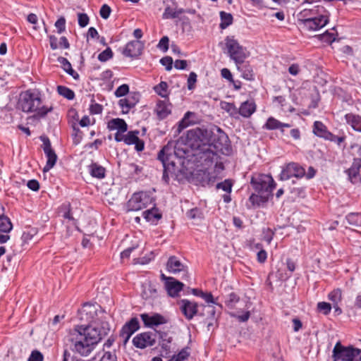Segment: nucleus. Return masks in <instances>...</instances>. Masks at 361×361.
Instances as JSON below:
<instances>
[{
    "label": "nucleus",
    "instance_id": "nucleus-55",
    "mask_svg": "<svg viewBox=\"0 0 361 361\" xmlns=\"http://www.w3.org/2000/svg\"><path fill=\"white\" fill-rule=\"evenodd\" d=\"M140 95L138 92H131L127 97L133 108L140 100Z\"/></svg>",
    "mask_w": 361,
    "mask_h": 361
},
{
    "label": "nucleus",
    "instance_id": "nucleus-41",
    "mask_svg": "<svg viewBox=\"0 0 361 361\" xmlns=\"http://www.w3.org/2000/svg\"><path fill=\"white\" fill-rule=\"evenodd\" d=\"M57 90L60 95L69 100H71L75 97L74 92L67 87L59 85L57 87Z\"/></svg>",
    "mask_w": 361,
    "mask_h": 361
},
{
    "label": "nucleus",
    "instance_id": "nucleus-51",
    "mask_svg": "<svg viewBox=\"0 0 361 361\" xmlns=\"http://www.w3.org/2000/svg\"><path fill=\"white\" fill-rule=\"evenodd\" d=\"M169 37L167 36H164L160 39V41L157 45V47L159 49L162 50L163 51L166 52L169 49Z\"/></svg>",
    "mask_w": 361,
    "mask_h": 361
},
{
    "label": "nucleus",
    "instance_id": "nucleus-13",
    "mask_svg": "<svg viewBox=\"0 0 361 361\" xmlns=\"http://www.w3.org/2000/svg\"><path fill=\"white\" fill-rule=\"evenodd\" d=\"M175 143L169 141L158 153V159L160 160L164 168V177L169 164L174 166L173 157H174Z\"/></svg>",
    "mask_w": 361,
    "mask_h": 361
},
{
    "label": "nucleus",
    "instance_id": "nucleus-4",
    "mask_svg": "<svg viewBox=\"0 0 361 361\" xmlns=\"http://www.w3.org/2000/svg\"><path fill=\"white\" fill-rule=\"evenodd\" d=\"M323 6H317L313 9H304L300 13L304 19H300V25L303 28L315 31L324 27L329 22V17Z\"/></svg>",
    "mask_w": 361,
    "mask_h": 361
},
{
    "label": "nucleus",
    "instance_id": "nucleus-54",
    "mask_svg": "<svg viewBox=\"0 0 361 361\" xmlns=\"http://www.w3.org/2000/svg\"><path fill=\"white\" fill-rule=\"evenodd\" d=\"M118 104L123 109V111H125L126 113L128 112L129 110L133 108L128 98L121 99L118 101Z\"/></svg>",
    "mask_w": 361,
    "mask_h": 361
},
{
    "label": "nucleus",
    "instance_id": "nucleus-8",
    "mask_svg": "<svg viewBox=\"0 0 361 361\" xmlns=\"http://www.w3.org/2000/svg\"><path fill=\"white\" fill-rule=\"evenodd\" d=\"M152 202L150 196L144 192H135L127 203L128 211H138L147 207Z\"/></svg>",
    "mask_w": 361,
    "mask_h": 361
},
{
    "label": "nucleus",
    "instance_id": "nucleus-42",
    "mask_svg": "<svg viewBox=\"0 0 361 361\" xmlns=\"http://www.w3.org/2000/svg\"><path fill=\"white\" fill-rule=\"evenodd\" d=\"M264 128L268 130H276L281 128V122L276 120L274 117H270L267 119L264 125Z\"/></svg>",
    "mask_w": 361,
    "mask_h": 361
},
{
    "label": "nucleus",
    "instance_id": "nucleus-9",
    "mask_svg": "<svg viewBox=\"0 0 361 361\" xmlns=\"http://www.w3.org/2000/svg\"><path fill=\"white\" fill-rule=\"evenodd\" d=\"M195 142V140L189 137V131L187 134L186 142L183 138H180L175 143L174 157L179 159H184L190 156V148L200 151L198 148L195 147L192 144Z\"/></svg>",
    "mask_w": 361,
    "mask_h": 361
},
{
    "label": "nucleus",
    "instance_id": "nucleus-58",
    "mask_svg": "<svg viewBox=\"0 0 361 361\" xmlns=\"http://www.w3.org/2000/svg\"><path fill=\"white\" fill-rule=\"evenodd\" d=\"M88 23L89 17L86 13H78V24L80 27H85Z\"/></svg>",
    "mask_w": 361,
    "mask_h": 361
},
{
    "label": "nucleus",
    "instance_id": "nucleus-60",
    "mask_svg": "<svg viewBox=\"0 0 361 361\" xmlns=\"http://www.w3.org/2000/svg\"><path fill=\"white\" fill-rule=\"evenodd\" d=\"M187 216L190 219H200L201 212L197 208L192 209L187 212Z\"/></svg>",
    "mask_w": 361,
    "mask_h": 361
},
{
    "label": "nucleus",
    "instance_id": "nucleus-40",
    "mask_svg": "<svg viewBox=\"0 0 361 361\" xmlns=\"http://www.w3.org/2000/svg\"><path fill=\"white\" fill-rule=\"evenodd\" d=\"M168 84L166 82L161 81L159 85L154 86V90L157 94L164 98L168 97Z\"/></svg>",
    "mask_w": 361,
    "mask_h": 361
},
{
    "label": "nucleus",
    "instance_id": "nucleus-37",
    "mask_svg": "<svg viewBox=\"0 0 361 361\" xmlns=\"http://www.w3.org/2000/svg\"><path fill=\"white\" fill-rule=\"evenodd\" d=\"M139 133L140 132L138 130L129 131L127 134H126L123 142L128 145H133L137 142Z\"/></svg>",
    "mask_w": 361,
    "mask_h": 361
},
{
    "label": "nucleus",
    "instance_id": "nucleus-12",
    "mask_svg": "<svg viewBox=\"0 0 361 361\" xmlns=\"http://www.w3.org/2000/svg\"><path fill=\"white\" fill-rule=\"evenodd\" d=\"M305 175V169L299 164L290 162L286 164L280 173V180H286L292 177L302 178Z\"/></svg>",
    "mask_w": 361,
    "mask_h": 361
},
{
    "label": "nucleus",
    "instance_id": "nucleus-29",
    "mask_svg": "<svg viewBox=\"0 0 361 361\" xmlns=\"http://www.w3.org/2000/svg\"><path fill=\"white\" fill-rule=\"evenodd\" d=\"M89 172L92 177L102 179L105 177L106 169L97 163H92L89 166Z\"/></svg>",
    "mask_w": 361,
    "mask_h": 361
},
{
    "label": "nucleus",
    "instance_id": "nucleus-11",
    "mask_svg": "<svg viewBox=\"0 0 361 361\" xmlns=\"http://www.w3.org/2000/svg\"><path fill=\"white\" fill-rule=\"evenodd\" d=\"M100 308V306L97 304H84L79 312L80 319L89 322L90 324H101L103 322H101L100 323H97L96 322L98 311Z\"/></svg>",
    "mask_w": 361,
    "mask_h": 361
},
{
    "label": "nucleus",
    "instance_id": "nucleus-50",
    "mask_svg": "<svg viewBox=\"0 0 361 361\" xmlns=\"http://www.w3.org/2000/svg\"><path fill=\"white\" fill-rule=\"evenodd\" d=\"M317 309L319 312H322L324 315H327L331 312V306L328 302H319L317 304Z\"/></svg>",
    "mask_w": 361,
    "mask_h": 361
},
{
    "label": "nucleus",
    "instance_id": "nucleus-28",
    "mask_svg": "<svg viewBox=\"0 0 361 361\" xmlns=\"http://www.w3.org/2000/svg\"><path fill=\"white\" fill-rule=\"evenodd\" d=\"M142 216L147 221L151 222L152 224H157L161 218V214L156 207L143 212Z\"/></svg>",
    "mask_w": 361,
    "mask_h": 361
},
{
    "label": "nucleus",
    "instance_id": "nucleus-52",
    "mask_svg": "<svg viewBox=\"0 0 361 361\" xmlns=\"http://www.w3.org/2000/svg\"><path fill=\"white\" fill-rule=\"evenodd\" d=\"M160 63L166 66V70L169 71L173 67V59L171 56H165L160 59Z\"/></svg>",
    "mask_w": 361,
    "mask_h": 361
},
{
    "label": "nucleus",
    "instance_id": "nucleus-47",
    "mask_svg": "<svg viewBox=\"0 0 361 361\" xmlns=\"http://www.w3.org/2000/svg\"><path fill=\"white\" fill-rule=\"evenodd\" d=\"M182 13L183 11L181 10L175 11L171 8L167 7L164 11L163 16L164 18H176Z\"/></svg>",
    "mask_w": 361,
    "mask_h": 361
},
{
    "label": "nucleus",
    "instance_id": "nucleus-63",
    "mask_svg": "<svg viewBox=\"0 0 361 361\" xmlns=\"http://www.w3.org/2000/svg\"><path fill=\"white\" fill-rule=\"evenodd\" d=\"M100 361H117L115 354L110 352H106L102 357Z\"/></svg>",
    "mask_w": 361,
    "mask_h": 361
},
{
    "label": "nucleus",
    "instance_id": "nucleus-44",
    "mask_svg": "<svg viewBox=\"0 0 361 361\" xmlns=\"http://www.w3.org/2000/svg\"><path fill=\"white\" fill-rule=\"evenodd\" d=\"M329 299L334 303L338 304L342 299V291L340 288H336L332 290L329 294Z\"/></svg>",
    "mask_w": 361,
    "mask_h": 361
},
{
    "label": "nucleus",
    "instance_id": "nucleus-3",
    "mask_svg": "<svg viewBox=\"0 0 361 361\" xmlns=\"http://www.w3.org/2000/svg\"><path fill=\"white\" fill-rule=\"evenodd\" d=\"M20 109L25 113H35L33 117L40 119L52 111L51 106L42 105L41 93L37 90H28L20 95L18 102Z\"/></svg>",
    "mask_w": 361,
    "mask_h": 361
},
{
    "label": "nucleus",
    "instance_id": "nucleus-48",
    "mask_svg": "<svg viewBox=\"0 0 361 361\" xmlns=\"http://www.w3.org/2000/svg\"><path fill=\"white\" fill-rule=\"evenodd\" d=\"M189 356V353L185 350L183 349L178 354L173 355L168 361H184Z\"/></svg>",
    "mask_w": 361,
    "mask_h": 361
},
{
    "label": "nucleus",
    "instance_id": "nucleus-7",
    "mask_svg": "<svg viewBox=\"0 0 361 361\" xmlns=\"http://www.w3.org/2000/svg\"><path fill=\"white\" fill-rule=\"evenodd\" d=\"M251 184L257 192L261 194L265 192L267 196L269 195L276 186L271 176L267 174H258L252 176Z\"/></svg>",
    "mask_w": 361,
    "mask_h": 361
},
{
    "label": "nucleus",
    "instance_id": "nucleus-6",
    "mask_svg": "<svg viewBox=\"0 0 361 361\" xmlns=\"http://www.w3.org/2000/svg\"><path fill=\"white\" fill-rule=\"evenodd\" d=\"M225 45L229 57L235 63L244 62L249 56V52L246 48L241 46L234 36H227L225 38Z\"/></svg>",
    "mask_w": 361,
    "mask_h": 361
},
{
    "label": "nucleus",
    "instance_id": "nucleus-5",
    "mask_svg": "<svg viewBox=\"0 0 361 361\" xmlns=\"http://www.w3.org/2000/svg\"><path fill=\"white\" fill-rule=\"evenodd\" d=\"M333 361H361V350L353 346L345 347L336 343L333 350Z\"/></svg>",
    "mask_w": 361,
    "mask_h": 361
},
{
    "label": "nucleus",
    "instance_id": "nucleus-17",
    "mask_svg": "<svg viewBox=\"0 0 361 361\" xmlns=\"http://www.w3.org/2000/svg\"><path fill=\"white\" fill-rule=\"evenodd\" d=\"M139 328V321L136 317H133L125 324L120 332V336L124 339V343H127L132 334L138 330Z\"/></svg>",
    "mask_w": 361,
    "mask_h": 361
},
{
    "label": "nucleus",
    "instance_id": "nucleus-62",
    "mask_svg": "<svg viewBox=\"0 0 361 361\" xmlns=\"http://www.w3.org/2000/svg\"><path fill=\"white\" fill-rule=\"evenodd\" d=\"M27 186L33 191H38L39 189V183L35 179L28 180Z\"/></svg>",
    "mask_w": 361,
    "mask_h": 361
},
{
    "label": "nucleus",
    "instance_id": "nucleus-34",
    "mask_svg": "<svg viewBox=\"0 0 361 361\" xmlns=\"http://www.w3.org/2000/svg\"><path fill=\"white\" fill-rule=\"evenodd\" d=\"M143 290L142 293V298L145 299L154 298L157 295V290L155 287L151 284H145L142 286Z\"/></svg>",
    "mask_w": 361,
    "mask_h": 361
},
{
    "label": "nucleus",
    "instance_id": "nucleus-53",
    "mask_svg": "<svg viewBox=\"0 0 361 361\" xmlns=\"http://www.w3.org/2000/svg\"><path fill=\"white\" fill-rule=\"evenodd\" d=\"M197 74L195 72H191L188 78V88L191 90L195 88V82H197Z\"/></svg>",
    "mask_w": 361,
    "mask_h": 361
},
{
    "label": "nucleus",
    "instance_id": "nucleus-31",
    "mask_svg": "<svg viewBox=\"0 0 361 361\" xmlns=\"http://www.w3.org/2000/svg\"><path fill=\"white\" fill-rule=\"evenodd\" d=\"M221 108L224 111H226L229 114L230 116H231L235 119H239L238 112V108H237L233 103L222 102Z\"/></svg>",
    "mask_w": 361,
    "mask_h": 361
},
{
    "label": "nucleus",
    "instance_id": "nucleus-46",
    "mask_svg": "<svg viewBox=\"0 0 361 361\" xmlns=\"http://www.w3.org/2000/svg\"><path fill=\"white\" fill-rule=\"evenodd\" d=\"M113 57V52L110 47H107L98 56V59L102 62H105Z\"/></svg>",
    "mask_w": 361,
    "mask_h": 361
},
{
    "label": "nucleus",
    "instance_id": "nucleus-22",
    "mask_svg": "<svg viewBox=\"0 0 361 361\" xmlns=\"http://www.w3.org/2000/svg\"><path fill=\"white\" fill-rule=\"evenodd\" d=\"M171 104L166 100H159L157 102L156 112L159 119H164L171 114Z\"/></svg>",
    "mask_w": 361,
    "mask_h": 361
},
{
    "label": "nucleus",
    "instance_id": "nucleus-14",
    "mask_svg": "<svg viewBox=\"0 0 361 361\" xmlns=\"http://www.w3.org/2000/svg\"><path fill=\"white\" fill-rule=\"evenodd\" d=\"M157 334L147 331L138 334L133 339V344L137 348L144 349L155 344Z\"/></svg>",
    "mask_w": 361,
    "mask_h": 361
},
{
    "label": "nucleus",
    "instance_id": "nucleus-21",
    "mask_svg": "<svg viewBox=\"0 0 361 361\" xmlns=\"http://www.w3.org/2000/svg\"><path fill=\"white\" fill-rule=\"evenodd\" d=\"M183 283L173 278L171 281L165 283V288L168 294L171 297H176L182 290Z\"/></svg>",
    "mask_w": 361,
    "mask_h": 361
},
{
    "label": "nucleus",
    "instance_id": "nucleus-64",
    "mask_svg": "<svg viewBox=\"0 0 361 361\" xmlns=\"http://www.w3.org/2000/svg\"><path fill=\"white\" fill-rule=\"evenodd\" d=\"M221 75L222 78L228 80L230 82H233V75H232L231 71L228 68H224L221 69Z\"/></svg>",
    "mask_w": 361,
    "mask_h": 361
},
{
    "label": "nucleus",
    "instance_id": "nucleus-38",
    "mask_svg": "<svg viewBox=\"0 0 361 361\" xmlns=\"http://www.w3.org/2000/svg\"><path fill=\"white\" fill-rule=\"evenodd\" d=\"M193 114H194L190 111H188L185 113V114L184 115V117L178 123V128L176 130V133L177 134H179L183 129L187 128L190 124V122L189 121V118Z\"/></svg>",
    "mask_w": 361,
    "mask_h": 361
},
{
    "label": "nucleus",
    "instance_id": "nucleus-26",
    "mask_svg": "<svg viewBox=\"0 0 361 361\" xmlns=\"http://www.w3.org/2000/svg\"><path fill=\"white\" fill-rule=\"evenodd\" d=\"M107 128L109 130H115L120 132H126L128 130V125L122 118H113L108 122Z\"/></svg>",
    "mask_w": 361,
    "mask_h": 361
},
{
    "label": "nucleus",
    "instance_id": "nucleus-32",
    "mask_svg": "<svg viewBox=\"0 0 361 361\" xmlns=\"http://www.w3.org/2000/svg\"><path fill=\"white\" fill-rule=\"evenodd\" d=\"M44 154L47 157V161L44 168V171H48L55 165L57 156L54 150L45 152Z\"/></svg>",
    "mask_w": 361,
    "mask_h": 361
},
{
    "label": "nucleus",
    "instance_id": "nucleus-45",
    "mask_svg": "<svg viewBox=\"0 0 361 361\" xmlns=\"http://www.w3.org/2000/svg\"><path fill=\"white\" fill-rule=\"evenodd\" d=\"M73 128L74 130V133L73 134V142L74 145H77L82 139V132L76 127L75 124L73 125Z\"/></svg>",
    "mask_w": 361,
    "mask_h": 361
},
{
    "label": "nucleus",
    "instance_id": "nucleus-61",
    "mask_svg": "<svg viewBox=\"0 0 361 361\" xmlns=\"http://www.w3.org/2000/svg\"><path fill=\"white\" fill-rule=\"evenodd\" d=\"M137 247V245H133L131 247H129L126 249H125L121 253V257L122 259L124 258H128L131 254V252Z\"/></svg>",
    "mask_w": 361,
    "mask_h": 361
},
{
    "label": "nucleus",
    "instance_id": "nucleus-43",
    "mask_svg": "<svg viewBox=\"0 0 361 361\" xmlns=\"http://www.w3.org/2000/svg\"><path fill=\"white\" fill-rule=\"evenodd\" d=\"M233 183L230 179H226L225 180L218 183L216 185V189H221L225 191L226 193H231L232 190Z\"/></svg>",
    "mask_w": 361,
    "mask_h": 361
},
{
    "label": "nucleus",
    "instance_id": "nucleus-36",
    "mask_svg": "<svg viewBox=\"0 0 361 361\" xmlns=\"http://www.w3.org/2000/svg\"><path fill=\"white\" fill-rule=\"evenodd\" d=\"M348 223L355 227H361V214L350 213L345 217Z\"/></svg>",
    "mask_w": 361,
    "mask_h": 361
},
{
    "label": "nucleus",
    "instance_id": "nucleus-39",
    "mask_svg": "<svg viewBox=\"0 0 361 361\" xmlns=\"http://www.w3.org/2000/svg\"><path fill=\"white\" fill-rule=\"evenodd\" d=\"M239 300V296L233 292L229 293L225 297V304L230 309H233Z\"/></svg>",
    "mask_w": 361,
    "mask_h": 361
},
{
    "label": "nucleus",
    "instance_id": "nucleus-27",
    "mask_svg": "<svg viewBox=\"0 0 361 361\" xmlns=\"http://www.w3.org/2000/svg\"><path fill=\"white\" fill-rule=\"evenodd\" d=\"M238 70L242 73L243 78L247 80H254V73L252 66L248 63H235Z\"/></svg>",
    "mask_w": 361,
    "mask_h": 361
},
{
    "label": "nucleus",
    "instance_id": "nucleus-19",
    "mask_svg": "<svg viewBox=\"0 0 361 361\" xmlns=\"http://www.w3.org/2000/svg\"><path fill=\"white\" fill-rule=\"evenodd\" d=\"M141 318L145 325L150 327L166 323V319L159 314H154L152 316L147 314H141Z\"/></svg>",
    "mask_w": 361,
    "mask_h": 361
},
{
    "label": "nucleus",
    "instance_id": "nucleus-23",
    "mask_svg": "<svg viewBox=\"0 0 361 361\" xmlns=\"http://www.w3.org/2000/svg\"><path fill=\"white\" fill-rule=\"evenodd\" d=\"M361 168L360 164L357 162V160H354V162L353 163L350 168L345 170V173H347L348 176L349 180L352 183H357L360 181V169Z\"/></svg>",
    "mask_w": 361,
    "mask_h": 361
},
{
    "label": "nucleus",
    "instance_id": "nucleus-1",
    "mask_svg": "<svg viewBox=\"0 0 361 361\" xmlns=\"http://www.w3.org/2000/svg\"><path fill=\"white\" fill-rule=\"evenodd\" d=\"M110 331L108 322L78 326L70 338L71 350L82 357H88L101 340Z\"/></svg>",
    "mask_w": 361,
    "mask_h": 361
},
{
    "label": "nucleus",
    "instance_id": "nucleus-30",
    "mask_svg": "<svg viewBox=\"0 0 361 361\" xmlns=\"http://www.w3.org/2000/svg\"><path fill=\"white\" fill-rule=\"evenodd\" d=\"M58 61L60 63L61 67L67 73L71 75L74 79L79 78V74L72 68L71 64L67 59L59 56L58 58Z\"/></svg>",
    "mask_w": 361,
    "mask_h": 361
},
{
    "label": "nucleus",
    "instance_id": "nucleus-2",
    "mask_svg": "<svg viewBox=\"0 0 361 361\" xmlns=\"http://www.w3.org/2000/svg\"><path fill=\"white\" fill-rule=\"evenodd\" d=\"M189 137L195 140L192 145L205 154L206 159H212L217 152L227 154L230 149L229 138L219 128L215 131L196 128L189 130Z\"/></svg>",
    "mask_w": 361,
    "mask_h": 361
},
{
    "label": "nucleus",
    "instance_id": "nucleus-35",
    "mask_svg": "<svg viewBox=\"0 0 361 361\" xmlns=\"http://www.w3.org/2000/svg\"><path fill=\"white\" fill-rule=\"evenodd\" d=\"M221 23L220 27L221 29H226L230 25L233 23V16L231 13L225 11L220 12Z\"/></svg>",
    "mask_w": 361,
    "mask_h": 361
},
{
    "label": "nucleus",
    "instance_id": "nucleus-24",
    "mask_svg": "<svg viewBox=\"0 0 361 361\" xmlns=\"http://www.w3.org/2000/svg\"><path fill=\"white\" fill-rule=\"evenodd\" d=\"M216 312L213 305H200L199 315L204 317L205 320H216Z\"/></svg>",
    "mask_w": 361,
    "mask_h": 361
},
{
    "label": "nucleus",
    "instance_id": "nucleus-57",
    "mask_svg": "<svg viewBox=\"0 0 361 361\" xmlns=\"http://www.w3.org/2000/svg\"><path fill=\"white\" fill-rule=\"evenodd\" d=\"M111 11V8L108 5L104 4L100 8L99 13L102 18L107 19L110 16Z\"/></svg>",
    "mask_w": 361,
    "mask_h": 361
},
{
    "label": "nucleus",
    "instance_id": "nucleus-16",
    "mask_svg": "<svg viewBox=\"0 0 361 361\" xmlns=\"http://www.w3.org/2000/svg\"><path fill=\"white\" fill-rule=\"evenodd\" d=\"M143 49L144 44L141 41L133 40L126 45L122 53L125 56L135 58L141 55Z\"/></svg>",
    "mask_w": 361,
    "mask_h": 361
},
{
    "label": "nucleus",
    "instance_id": "nucleus-10",
    "mask_svg": "<svg viewBox=\"0 0 361 361\" xmlns=\"http://www.w3.org/2000/svg\"><path fill=\"white\" fill-rule=\"evenodd\" d=\"M313 133L326 140H329L340 145L345 140V137L337 136L329 132L326 126L321 121H315L313 124Z\"/></svg>",
    "mask_w": 361,
    "mask_h": 361
},
{
    "label": "nucleus",
    "instance_id": "nucleus-20",
    "mask_svg": "<svg viewBox=\"0 0 361 361\" xmlns=\"http://www.w3.org/2000/svg\"><path fill=\"white\" fill-rule=\"evenodd\" d=\"M256 104L252 100H247L243 102L238 108V116L240 115L244 118H250L256 111Z\"/></svg>",
    "mask_w": 361,
    "mask_h": 361
},
{
    "label": "nucleus",
    "instance_id": "nucleus-59",
    "mask_svg": "<svg viewBox=\"0 0 361 361\" xmlns=\"http://www.w3.org/2000/svg\"><path fill=\"white\" fill-rule=\"evenodd\" d=\"M55 26L58 29V32L61 33L66 28V20L63 17L59 18L55 23Z\"/></svg>",
    "mask_w": 361,
    "mask_h": 361
},
{
    "label": "nucleus",
    "instance_id": "nucleus-56",
    "mask_svg": "<svg viewBox=\"0 0 361 361\" xmlns=\"http://www.w3.org/2000/svg\"><path fill=\"white\" fill-rule=\"evenodd\" d=\"M43 355L38 350H33L29 358L28 361H43Z\"/></svg>",
    "mask_w": 361,
    "mask_h": 361
},
{
    "label": "nucleus",
    "instance_id": "nucleus-25",
    "mask_svg": "<svg viewBox=\"0 0 361 361\" xmlns=\"http://www.w3.org/2000/svg\"><path fill=\"white\" fill-rule=\"evenodd\" d=\"M346 123L355 131L361 132V116L353 113H348L345 115Z\"/></svg>",
    "mask_w": 361,
    "mask_h": 361
},
{
    "label": "nucleus",
    "instance_id": "nucleus-18",
    "mask_svg": "<svg viewBox=\"0 0 361 361\" xmlns=\"http://www.w3.org/2000/svg\"><path fill=\"white\" fill-rule=\"evenodd\" d=\"M166 269L171 274L183 272L184 276L187 277L188 267L183 264L177 257L171 256L166 263Z\"/></svg>",
    "mask_w": 361,
    "mask_h": 361
},
{
    "label": "nucleus",
    "instance_id": "nucleus-15",
    "mask_svg": "<svg viewBox=\"0 0 361 361\" xmlns=\"http://www.w3.org/2000/svg\"><path fill=\"white\" fill-rule=\"evenodd\" d=\"M179 305L181 312L187 319L191 320L195 315H199L200 305L196 302L183 299Z\"/></svg>",
    "mask_w": 361,
    "mask_h": 361
},
{
    "label": "nucleus",
    "instance_id": "nucleus-49",
    "mask_svg": "<svg viewBox=\"0 0 361 361\" xmlns=\"http://www.w3.org/2000/svg\"><path fill=\"white\" fill-rule=\"evenodd\" d=\"M129 92V86L123 84L119 86L115 91L114 94L116 97H121L126 95Z\"/></svg>",
    "mask_w": 361,
    "mask_h": 361
},
{
    "label": "nucleus",
    "instance_id": "nucleus-33",
    "mask_svg": "<svg viewBox=\"0 0 361 361\" xmlns=\"http://www.w3.org/2000/svg\"><path fill=\"white\" fill-rule=\"evenodd\" d=\"M13 228V225L8 217L4 214H0V232L9 233Z\"/></svg>",
    "mask_w": 361,
    "mask_h": 361
}]
</instances>
